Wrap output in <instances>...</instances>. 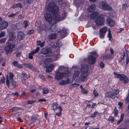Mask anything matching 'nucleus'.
Wrapping results in <instances>:
<instances>
[{
  "label": "nucleus",
  "mask_w": 129,
  "mask_h": 129,
  "mask_svg": "<svg viewBox=\"0 0 129 129\" xmlns=\"http://www.w3.org/2000/svg\"><path fill=\"white\" fill-rule=\"evenodd\" d=\"M46 9L48 12H50L53 15V20L56 23L61 20V18L58 13V9L53 2L49 3L48 6L46 7Z\"/></svg>",
  "instance_id": "1"
},
{
  "label": "nucleus",
  "mask_w": 129,
  "mask_h": 129,
  "mask_svg": "<svg viewBox=\"0 0 129 129\" xmlns=\"http://www.w3.org/2000/svg\"><path fill=\"white\" fill-rule=\"evenodd\" d=\"M114 75L115 78H119L121 81H124V83H128L129 80L125 75L118 73H114Z\"/></svg>",
  "instance_id": "2"
},
{
  "label": "nucleus",
  "mask_w": 129,
  "mask_h": 129,
  "mask_svg": "<svg viewBox=\"0 0 129 129\" xmlns=\"http://www.w3.org/2000/svg\"><path fill=\"white\" fill-rule=\"evenodd\" d=\"M99 7L101 9L104 10L111 11L113 9L111 7L104 1L99 3Z\"/></svg>",
  "instance_id": "3"
},
{
  "label": "nucleus",
  "mask_w": 129,
  "mask_h": 129,
  "mask_svg": "<svg viewBox=\"0 0 129 129\" xmlns=\"http://www.w3.org/2000/svg\"><path fill=\"white\" fill-rule=\"evenodd\" d=\"M105 16L104 15H101L99 16L95 20L96 25L100 26L104 24L105 20Z\"/></svg>",
  "instance_id": "4"
},
{
  "label": "nucleus",
  "mask_w": 129,
  "mask_h": 129,
  "mask_svg": "<svg viewBox=\"0 0 129 129\" xmlns=\"http://www.w3.org/2000/svg\"><path fill=\"white\" fill-rule=\"evenodd\" d=\"M119 92L117 90H114L112 91L107 92L105 94V97L109 98H112V96L117 95Z\"/></svg>",
  "instance_id": "5"
},
{
  "label": "nucleus",
  "mask_w": 129,
  "mask_h": 129,
  "mask_svg": "<svg viewBox=\"0 0 129 129\" xmlns=\"http://www.w3.org/2000/svg\"><path fill=\"white\" fill-rule=\"evenodd\" d=\"M15 47V45L13 44H10L8 45L5 48L6 54H7L10 53L13 51V49Z\"/></svg>",
  "instance_id": "6"
},
{
  "label": "nucleus",
  "mask_w": 129,
  "mask_h": 129,
  "mask_svg": "<svg viewBox=\"0 0 129 129\" xmlns=\"http://www.w3.org/2000/svg\"><path fill=\"white\" fill-rule=\"evenodd\" d=\"M68 30L65 28H63L62 30L58 31L57 33H59L60 37L62 39L67 35V33Z\"/></svg>",
  "instance_id": "7"
},
{
  "label": "nucleus",
  "mask_w": 129,
  "mask_h": 129,
  "mask_svg": "<svg viewBox=\"0 0 129 129\" xmlns=\"http://www.w3.org/2000/svg\"><path fill=\"white\" fill-rule=\"evenodd\" d=\"M45 20L48 23H50L52 20V18L51 14L48 13L44 14V15Z\"/></svg>",
  "instance_id": "8"
},
{
  "label": "nucleus",
  "mask_w": 129,
  "mask_h": 129,
  "mask_svg": "<svg viewBox=\"0 0 129 129\" xmlns=\"http://www.w3.org/2000/svg\"><path fill=\"white\" fill-rule=\"evenodd\" d=\"M25 35L21 31L18 32L17 35V39L18 40L17 41V43L20 42V41L23 39L25 37Z\"/></svg>",
  "instance_id": "9"
},
{
  "label": "nucleus",
  "mask_w": 129,
  "mask_h": 129,
  "mask_svg": "<svg viewBox=\"0 0 129 129\" xmlns=\"http://www.w3.org/2000/svg\"><path fill=\"white\" fill-rule=\"evenodd\" d=\"M69 73H55V78L57 80H59L62 79L64 77L65 75L66 76L67 74Z\"/></svg>",
  "instance_id": "10"
},
{
  "label": "nucleus",
  "mask_w": 129,
  "mask_h": 129,
  "mask_svg": "<svg viewBox=\"0 0 129 129\" xmlns=\"http://www.w3.org/2000/svg\"><path fill=\"white\" fill-rule=\"evenodd\" d=\"M41 54L44 56H49L51 55L52 52L50 49H43Z\"/></svg>",
  "instance_id": "11"
},
{
  "label": "nucleus",
  "mask_w": 129,
  "mask_h": 129,
  "mask_svg": "<svg viewBox=\"0 0 129 129\" xmlns=\"http://www.w3.org/2000/svg\"><path fill=\"white\" fill-rule=\"evenodd\" d=\"M96 58L92 55H89L88 56V61L90 64H94L96 61Z\"/></svg>",
  "instance_id": "12"
},
{
  "label": "nucleus",
  "mask_w": 129,
  "mask_h": 129,
  "mask_svg": "<svg viewBox=\"0 0 129 129\" xmlns=\"http://www.w3.org/2000/svg\"><path fill=\"white\" fill-rule=\"evenodd\" d=\"M1 26L0 29H3L7 27L8 25V23L5 21H3L0 23Z\"/></svg>",
  "instance_id": "13"
},
{
  "label": "nucleus",
  "mask_w": 129,
  "mask_h": 129,
  "mask_svg": "<svg viewBox=\"0 0 129 129\" xmlns=\"http://www.w3.org/2000/svg\"><path fill=\"white\" fill-rule=\"evenodd\" d=\"M110 52L111 54H106L104 56V58L108 59H111L114 57V51L113 49L111 48L110 49Z\"/></svg>",
  "instance_id": "14"
},
{
  "label": "nucleus",
  "mask_w": 129,
  "mask_h": 129,
  "mask_svg": "<svg viewBox=\"0 0 129 129\" xmlns=\"http://www.w3.org/2000/svg\"><path fill=\"white\" fill-rule=\"evenodd\" d=\"M57 27V25H52L50 26L49 29H48V31L51 32H56L58 30Z\"/></svg>",
  "instance_id": "15"
},
{
  "label": "nucleus",
  "mask_w": 129,
  "mask_h": 129,
  "mask_svg": "<svg viewBox=\"0 0 129 129\" xmlns=\"http://www.w3.org/2000/svg\"><path fill=\"white\" fill-rule=\"evenodd\" d=\"M89 75V73H82L80 77V79L82 81H85L86 80L87 77Z\"/></svg>",
  "instance_id": "16"
},
{
  "label": "nucleus",
  "mask_w": 129,
  "mask_h": 129,
  "mask_svg": "<svg viewBox=\"0 0 129 129\" xmlns=\"http://www.w3.org/2000/svg\"><path fill=\"white\" fill-rule=\"evenodd\" d=\"M16 39V36L14 34V32H11L9 35V39L11 41H12L13 42L16 43L15 41V40Z\"/></svg>",
  "instance_id": "17"
},
{
  "label": "nucleus",
  "mask_w": 129,
  "mask_h": 129,
  "mask_svg": "<svg viewBox=\"0 0 129 129\" xmlns=\"http://www.w3.org/2000/svg\"><path fill=\"white\" fill-rule=\"evenodd\" d=\"M96 7L95 5L94 4H92L88 7L87 11L89 12L94 11Z\"/></svg>",
  "instance_id": "18"
},
{
  "label": "nucleus",
  "mask_w": 129,
  "mask_h": 129,
  "mask_svg": "<svg viewBox=\"0 0 129 129\" xmlns=\"http://www.w3.org/2000/svg\"><path fill=\"white\" fill-rule=\"evenodd\" d=\"M70 82V79H67L66 80H62L59 83V84L60 85H64L68 84Z\"/></svg>",
  "instance_id": "19"
},
{
  "label": "nucleus",
  "mask_w": 129,
  "mask_h": 129,
  "mask_svg": "<svg viewBox=\"0 0 129 129\" xmlns=\"http://www.w3.org/2000/svg\"><path fill=\"white\" fill-rule=\"evenodd\" d=\"M107 23L110 26H112L115 25V22L112 19L108 18L107 19Z\"/></svg>",
  "instance_id": "20"
},
{
  "label": "nucleus",
  "mask_w": 129,
  "mask_h": 129,
  "mask_svg": "<svg viewBox=\"0 0 129 129\" xmlns=\"http://www.w3.org/2000/svg\"><path fill=\"white\" fill-rule=\"evenodd\" d=\"M47 28V26L45 25H43L42 26V28L41 27H39L38 29V32L40 33H41V31L43 30H45L46 31H47L46 29Z\"/></svg>",
  "instance_id": "21"
},
{
  "label": "nucleus",
  "mask_w": 129,
  "mask_h": 129,
  "mask_svg": "<svg viewBox=\"0 0 129 129\" xmlns=\"http://www.w3.org/2000/svg\"><path fill=\"white\" fill-rule=\"evenodd\" d=\"M53 65L52 64H49L48 67L46 68V72H51L52 70L53 69Z\"/></svg>",
  "instance_id": "22"
},
{
  "label": "nucleus",
  "mask_w": 129,
  "mask_h": 129,
  "mask_svg": "<svg viewBox=\"0 0 129 129\" xmlns=\"http://www.w3.org/2000/svg\"><path fill=\"white\" fill-rule=\"evenodd\" d=\"M98 14H99L98 12H94L90 14V18L92 19H94L97 17Z\"/></svg>",
  "instance_id": "23"
},
{
  "label": "nucleus",
  "mask_w": 129,
  "mask_h": 129,
  "mask_svg": "<svg viewBox=\"0 0 129 129\" xmlns=\"http://www.w3.org/2000/svg\"><path fill=\"white\" fill-rule=\"evenodd\" d=\"M13 63L14 66L16 67H17L19 68H23V67L21 65H19L18 62L16 61H14L13 62Z\"/></svg>",
  "instance_id": "24"
},
{
  "label": "nucleus",
  "mask_w": 129,
  "mask_h": 129,
  "mask_svg": "<svg viewBox=\"0 0 129 129\" xmlns=\"http://www.w3.org/2000/svg\"><path fill=\"white\" fill-rule=\"evenodd\" d=\"M37 44L38 46H40V47H43L45 45V42H43L42 43H41V41L40 40H38L37 41Z\"/></svg>",
  "instance_id": "25"
},
{
  "label": "nucleus",
  "mask_w": 129,
  "mask_h": 129,
  "mask_svg": "<svg viewBox=\"0 0 129 129\" xmlns=\"http://www.w3.org/2000/svg\"><path fill=\"white\" fill-rule=\"evenodd\" d=\"M57 35L54 34H52L48 36L49 38L50 39H54L56 38Z\"/></svg>",
  "instance_id": "26"
},
{
  "label": "nucleus",
  "mask_w": 129,
  "mask_h": 129,
  "mask_svg": "<svg viewBox=\"0 0 129 129\" xmlns=\"http://www.w3.org/2000/svg\"><path fill=\"white\" fill-rule=\"evenodd\" d=\"M17 7L22 8L21 4L20 3H18L13 5L11 7V8H15Z\"/></svg>",
  "instance_id": "27"
},
{
  "label": "nucleus",
  "mask_w": 129,
  "mask_h": 129,
  "mask_svg": "<svg viewBox=\"0 0 129 129\" xmlns=\"http://www.w3.org/2000/svg\"><path fill=\"white\" fill-rule=\"evenodd\" d=\"M107 29V27H104L100 29V32L105 34Z\"/></svg>",
  "instance_id": "28"
},
{
  "label": "nucleus",
  "mask_w": 129,
  "mask_h": 129,
  "mask_svg": "<svg viewBox=\"0 0 129 129\" xmlns=\"http://www.w3.org/2000/svg\"><path fill=\"white\" fill-rule=\"evenodd\" d=\"M58 108L59 109V113H56V115L58 116H60L61 115V111L62 110V107L59 106L58 107Z\"/></svg>",
  "instance_id": "29"
},
{
  "label": "nucleus",
  "mask_w": 129,
  "mask_h": 129,
  "mask_svg": "<svg viewBox=\"0 0 129 129\" xmlns=\"http://www.w3.org/2000/svg\"><path fill=\"white\" fill-rule=\"evenodd\" d=\"M16 28H15V29L19 30L22 27V24L21 23H17L16 24Z\"/></svg>",
  "instance_id": "30"
},
{
  "label": "nucleus",
  "mask_w": 129,
  "mask_h": 129,
  "mask_svg": "<svg viewBox=\"0 0 129 129\" xmlns=\"http://www.w3.org/2000/svg\"><path fill=\"white\" fill-rule=\"evenodd\" d=\"M124 117L123 114H121L120 119L117 122V123L118 124H119L123 120Z\"/></svg>",
  "instance_id": "31"
},
{
  "label": "nucleus",
  "mask_w": 129,
  "mask_h": 129,
  "mask_svg": "<svg viewBox=\"0 0 129 129\" xmlns=\"http://www.w3.org/2000/svg\"><path fill=\"white\" fill-rule=\"evenodd\" d=\"M58 105L57 103H54L52 104V106L53 107V109L54 111L56 109L58 108Z\"/></svg>",
  "instance_id": "32"
},
{
  "label": "nucleus",
  "mask_w": 129,
  "mask_h": 129,
  "mask_svg": "<svg viewBox=\"0 0 129 129\" xmlns=\"http://www.w3.org/2000/svg\"><path fill=\"white\" fill-rule=\"evenodd\" d=\"M97 115H99V113L98 111H95L90 117V118H94Z\"/></svg>",
  "instance_id": "33"
},
{
  "label": "nucleus",
  "mask_w": 129,
  "mask_h": 129,
  "mask_svg": "<svg viewBox=\"0 0 129 129\" xmlns=\"http://www.w3.org/2000/svg\"><path fill=\"white\" fill-rule=\"evenodd\" d=\"M24 65L25 67L29 68H31L32 66L31 64L29 63H25Z\"/></svg>",
  "instance_id": "34"
},
{
  "label": "nucleus",
  "mask_w": 129,
  "mask_h": 129,
  "mask_svg": "<svg viewBox=\"0 0 129 129\" xmlns=\"http://www.w3.org/2000/svg\"><path fill=\"white\" fill-rule=\"evenodd\" d=\"M28 25L27 21L26 20H25L23 23L22 26L24 28H26L27 27Z\"/></svg>",
  "instance_id": "35"
},
{
  "label": "nucleus",
  "mask_w": 129,
  "mask_h": 129,
  "mask_svg": "<svg viewBox=\"0 0 129 129\" xmlns=\"http://www.w3.org/2000/svg\"><path fill=\"white\" fill-rule=\"evenodd\" d=\"M108 120L109 121H111V122L113 123L114 121L115 118L114 117L110 116L108 118Z\"/></svg>",
  "instance_id": "36"
},
{
  "label": "nucleus",
  "mask_w": 129,
  "mask_h": 129,
  "mask_svg": "<svg viewBox=\"0 0 129 129\" xmlns=\"http://www.w3.org/2000/svg\"><path fill=\"white\" fill-rule=\"evenodd\" d=\"M88 66L86 65L84 67H83L82 68V72H83V73H84V72H85L86 71L88 70ZM85 73H86L85 72Z\"/></svg>",
  "instance_id": "37"
},
{
  "label": "nucleus",
  "mask_w": 129,
  "mask_h": 129,
  "mask_svg": "<svg viewBox=\"0 0 129 129\" xmlns=\"http://www.w3.org/2000/svg\"><path fill=\"white\" fill-rule=\"evenodd\" d=\"M46 61H47L48 62H49L52 61V60L51 59L48 58L44 60V63L46 65H47V63L45 62Z\"/></svg>",
  "instance_id": "38"
},
{
  "label": "nucleus",
  "mask_w": 129,
  "mask_h": 129,
  "mask_svg": "<svg viewBox=\"0 0 129 129\" xmlns=\"http://www.w3.org/2000/svg\"><path fill=\"white\" fill-rule=\"evenodd\" d=\"M39 47H37L35 50H33L31 52L33 53V54H34L38 52L39 50Z\"/></svg>",
  "instance_id": "39"
},
{
  "label": "nucleus",
  "mask_w": 129,
  "mask_h": 129,
  "mask_svg": "<svg viewBox=\"0 0 129 129\" xmlns=\"http://www.w3.org/2000/svg\"><path fill=\"white\" fill-rule=\"evenodd\" d=\"M6 83L7 86L9 87L10 86V81L9 80L8 76L6 77Z\"/></svg>",
  "instance_id": "40"
},
{
  "label": "nucleus",
  "mask_w": 129,
  "mask_h": 129,
  "mask_svg": "<svg viewBox=\"0 0 129 129\" xmlns=\"http://www.w3.org/2000/svg\"><path fill=\"white\" fill-rule=\"evenodd\" d=\"M11 84L14 87H15L16 85L15 81L13 80H10Z\"/></svg>",
  "instance_id": "41"
},
{
  "label": "nucleus",
  "mask_w": 129,
  "mask_h": 129,
  "mask_svg": "<svg viewBox=\"0 0 129 129\" xmlns=\"http://www.w3.org/2000/svg\"><path fill=\"white\" fill-rule=\"evenodd\" d=\"M12 112H15L18 111L19 109V108L18 107H13L12 108Z\"/></svg>",
  "instance_id": "42"
},
{
  "label": "nucleus",
  "mask_w": 129,
  "mask_h": 129,
  "mask_svg": "<svg viewBox=\"0 0 129 129\" xmlns=\"http://www.w3.org/2000/svg\"><path fill=\"white\" fill-rule=\"evenodd\" d=\"M67 15V13L66 12H64L62 14L61 17H60L61 18V20L62 19H63L65 18L66 17V16Z\"/></svg>",
  "instance_id": "43"
},
{
  "label": "nucleus",
  "mask_w": 129,
  "mask_h": 129,
  "mask_svg": "<svg viewBox=\"0 0 129 129\" xmlns=\"http://www.w3.org/2000/svg\"><path fill=\"white\" fill-rule=\"evenodd\" d=\"M43 94H47L49 93V91L47 89H43Z\"/></svg>",
  "instance_id": "44"
},
{
  "label": "nucleus",
  "mask_w": 129,
  "mask_h": 129,
  "mask_svg": "<svg viewBox=\"0 0 129 129\" xmlns=\"http://www.w3.org/2000/svg\"><path fill=\"white\" fill-rule=\"evenodd\" d=\"M22 75L23 76L24 78H25L26 79L28 78H29L30 77V75L27 76L25 73H22Z\"/></svg>",
  "instance_id": "45"
},
{
  "label": "nucleus",
  "mask_w": 129,
  "mask_h": 129,
  "mask_svg": "<svg viewBox=\"0 0 129 129\" xmlns=\"http://www.w3.org/2000/svg\"><path fill=\"white\" fill-rule=\"evenodd\" d=\"M99 36L101 38L103 39L104 38L105 34L103 33H101L100 32L99 33Z\"/></svg>",
  "instance_id": "46"
},
{
  "label": "nucleus",
  "mask_w": 129,
  "mask_h": 129,
  "mask_svg": "<svg viewBox=\"0 0 129 129\" xmlns=\"http://www.w3.org/2000/svg\"><path fill=\"white\" fill-rule=\"evenodd\" d=\"M36 102V100H28L27 101V103L28 104H31Z\"/></svg>",
  "instance_id": "47"
},
{
  "label": "nucleus",
  "mask_w": 129,
  "mask_h": 129,
  "mask_svg": "<svg viewBox=\"0 0 129 129\" xmlns=\"http://www.w3.org/2000/svg\"><path fill=\"white\" fill-rule=\"evenodd\" d=\"M128 7L127 6V4L126 3H124L123 4L122 9L124 10H125L128 8Z\"/></svg>",
  "instance_id": "48"
},
{
  "label": "nucleus",
  "mask_w": 129,
  "mask_h": 129,
  "mask_svg": "<svg viewBox=\"0 0 129 129\" xmlns=\"http://www.w3.org/2000/svg\"><path fill=\"white\" fill-rule=\"evenodd\" d=\"M125 101L126 103H128L129 102V93L125 98Z\"/></svg>",
  "instance_id": "49"
},
{
  "label": "nucleus",
  "mask_w": 129,
  "mask_h": 129,
  "mask_svg": "<svg viewBox=\"0 0 129 129\" xmlns=\"http://www.w3.org/2000/svg\"><path fill=\"white\" fill-rule=\"evenodd\" d=\"M79 75V73H74L73 75V79L75 80L76 77H78Z\"/></svg>",
  "instance_id": "50"
},
{
  "label": "nucleus",
  "mask_w": 129,
  "mask_h": 129,
  "mask_svg": "<svg viewBox=\"0 0 129 129\" xmlns=\"http://www.w3.org/2000/svg\"><path fill=\"white\" fill-rule=\"evenodd\" d=\"M34 32L33 30L32 29L28 30L27 31V34L30 35L33 34Z\"/></svg>",
  "instance_id": "51"
},
{
  "label": "nucleus",
  "mask_w": 129,
  "mask_h": 129,
  "mask_svg": "<svg viewBox=\"0 0 129 129\" xmlns=\"http://www.w3.org/2000/svg\"><path fill=\"white\" fill-rule=\"evenodd\" d=\"M81 91L82 93L84 94H87L88 92V91L84 88L82 89L81 90Z\"/></svg>",
  "instance_id": "52"
},
{
  "label": "nucleus",
  "mask_w": 129,
  "mask_h": 129,
  "mask_svg": "<svg viewBox=\"0 0 129 129\" xmlns=\"http://www.w3.org/2000/svg\"><path fill=\"white\" fill-rule=\"evenodd\" d=\"M14 76V75L12 73H9V79L10 80L13 79V78Z\"/></svg>",
  "instance_id": "53"
},
{
  "label": "nucleus",
  "mask_w": 129,
  "mask_h": 129,
  "mask_svg": "<svg viewBox=\"0 0 129 129\" xmlns=\"http://www.w3.org/2000/svg\"><path fill=\"white\" fill-rule=\"evenodd\" d=\"M93 92L95 97L97 96L99 94L97 91L95 90H94L93 91Z\"/></svg>",
  "instance_id": "54"
},
{
  "label": "nucleus",
  "mask_w": 129,
  "mask_h": 129,
  "mask_svg": "<svg viewBox=\"0 0 129 129\" xmlns=\"http://www.w3.org/2000/svg\"><path fill=\"white\" fill-rule=\"evenodd\" d=\"M5 78L3 77V78L1 79L0 80V84H1L2 83H5Z\"/></svg>",
  "instance_id": "55"
},
{
  "label": "nucleus",
  "mask_w": 129,
  "mask_h": 129,
  "mask_svg": "<svg viewBox=\"0 0 129 129\" xmlns=\"http://www.w3.org/2000/svg\"><path fill=\"white\" fill-rule=\"evenodd\" d=\"M6 34V33L4 31L2 32L0 34V38L2 37H4Z\"/></svg>",
  "instance_id": "56"
},
{
  "label": "nucleus",
  "mask_w": 129,
  "mask_h": 129,
  "mask_svg": "<svg viewBox=\"0 0 129 129\" xmlns=\"http://www.w3.org/2000/svg\"><path fill=\"white\" fill-rule=\"evenodd\" d=\"M46 99L44 98L40 99H39L38 101V102H46Z\"/></svg>",
  "instance_id": "57"
},
{
  "label": "nucleus",
  "mask_w": 129,
  "mask_h": 129,
  "mask_svg": "<svg viewBox=\"0 0 129 129\" xmlns=\"http://www.w3.org/2000/svg\"><path fill=\"white\" fill-rule=\"evenodd\" d=\"M33 53L32 52H31L29 54V58L30 59H32L33 58V55H34V54H33Z\"/></svg>",
  "instance_id": "58"
},
{
  "label": "nucleus",
  "mask_w": 129,
  "mask_h": 129,
  "mask_svg": "<svg viewBox=\"0 0 129 129\" xmlns=\"http://www.w3.org/2000/svg\"><path fill=\"white\" fill-rule=\"evenodd\" d=\"M12 94L13 96H18L19 95V94L18 92H17L14 93H12Z\"/></svg>",
  "instance_id": "59"
},
{
  "label": "nucleus",
  "mask_w": 129,
  "mask_h": 129,
  "mask_svg": "<svg viewBox=\"0 0 129 129\" xmlns=\"http://www.w3.org/2000/svg\"><path fill=\"white\" fill-rule=\"evenodd\" d=\"M26 1V2L27 4H30L31 2V0H24V3H25V1Z\"/></svg>",
  "instance_id": "60"
},
{
  "label": "nucleus",
  "mask_w": 129,
  "mask_h": 129,
  "mask_svg": "<svg viewBox=\"0 0 129 129\" xmlns=\"http://www.w3.org/2000/svg\"><path fill=\"white\" fill-rule=\"evenodd\" d=\"M16 15V14L12 13L8 15V17H12L15 16V15Z\"/></svg>",
  "instance_id": "61"
},
{
  "label": "nucleus",
  "mask_w": 129,
  "mask_h": 129,
  "mask_svg": "<svg viewBox=\"0 0 129 129\" xmlns=\"http://www.w3.org/2000/svg\"><path fill=\"white\" fill-rule=\"evenodd\" d=\"M6 40V39L4 38L3 39L0 40V43H2L5 42Z\"/></svg>",
  "instance_id": "62"
},
{
  "label": "nucleus",
  "mask_w": 129,
  "mask_h": 129,
  "mask_svg": "<svg viewBox=\"0 0 129 129\" xmlns=\"http://www.w3.org/2000/svg\"><path fill=\"white\" fill-rule=\"evenodd\" d=\"M112 36L111 33H108V37L109 38V40L110 41H111V38H112Z\"/></svg>",
  "instance_id": "63"
},
{
  "label": "nucleus",
  "mask_w": 129,
  "mask_h": 129,
  "mask_svg": "<svg viewBox=\"0 0 129 129\" xmlns=\"http://www.w3.org/2000/svg\"><path fill=\"white\" fill-rule=\"evenodd\" d=\"M26 94V92H25L23 91L21 93V95H20L21 97H22L25 96Z\"/></svg>",
  "instance_id": "64"
}]
</instances>
